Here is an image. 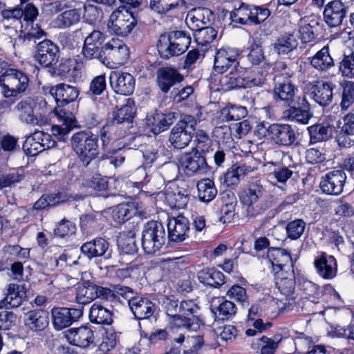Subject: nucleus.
Returning <instances> with one entry per match:
<instances>
[{
  "label": "nucleus",
  "mask_w": 354,
  "mask_h": 354,
  "mask_svg": "<svg viewBox=\"0 0 354 354\" xmlns=\"http://www.w3.org/2000/svg\"><path fill=\"white\" fill-rule=\"evenodd\" d=\"M282 337L281 335L277 334L272 337L269 338L266 336H263L260 338V342L263 345L261 349V354H274L279 343L281 341Z\"/></svg>",
  "instance_id": "obj_61"
},
{
  "label": "nucleus",
  "mask_w": 354,
  "mask_h": 354,
  "mask_svg": "<svg viewBox=\"0 0 354 354\" xmlns=\"http://www.w3.org/2000/svg\"><path fill=\"white\" fill-rule=\"evenodd\" d=\"M29 77L22 71L9 68L0 72V86L6 97H17L26 91Z\"/></svg>",
  "instance_id": "obj_2"
},
{
  "label": "nucleus",
  "mask_w": 354,
  "mask_h": 354,
  "mask_svg": "<svg viewBox=\"0 0 354 354\" xmlns=\"http://www.w3.org/2000/svg\"><path fill=\"white\" fill-rule=\"evenodd\" d=\"M298 41L292 34H286L279 37L274 44V50L279 55H285L297 48Z\"/></svg>",
  "instance_id": "obj_48"
},
{
  "label": "nucleus",
  "mask_w": 354,
  "mask_h": 354,
  "mask_svg": "<svg viewBox=\"0 0 354 354\" xmlns=\"http://www.w3.org/2000/svg\"><path fill=\"white\" fill-rule=\"evenodd\" d=\"M241 73V68L235 67L228 74L223 76L220 80V83L223 89L245 88L244 77L242 76Z\"/></svg>",
  "instance_id": "obj_40"
},
{
  "label": "nucleus",
  "mask_w": 354,
  "mask_h": 354,
  "mask_svg": "<svg viewBox=\"0 0 354 354\" xmlns=\"http://www.w3.org/2000/svg\"><path fill=\"white\" fill-rule=\"evenodd\" d=\"M36 107L35 100L28 97L19 102L15 106L14 111L21 123L32 127H41L47 123V119L35 113Z\"/></svg>",
  "instance_id": "obj_9"
},
{
  "label": "nucleus",
  "mask_w": 354,
  "mask_h": 354,
  "mask_svg": "<svg viewBox=\"0 0 354 354\" xmlns=\"http://www.w3.org/2000/svg\"><path fill=\"white\" fill-rule=\"evenodd\" d=\"M310 64L313 68L319 72H326L335 66L333 58L330 54L329 46H324L310 58Z\"/></svg>",
  "instance_id": "obj_38"
},
{
  "label": "nucleus",
  "mask_w": 354,
  "mask_h": 354,
  "mask_svg": "<svg viewBox=\"0 0 354 354\" xmlns=\"http://www.w3.org/2000/svg\"><path fill=\"white\" fill-rule=\"evenodd\" d=\"M65 337L71 344L82 348H86L93 344L95 339L93 331L85 326L67 330L65 332Z\"/></svg>",
  "instance_id": "obj_22"
},
{
  "label": "nucleus",
  "mask_w": 354,
  "mask_h": 354,
  "mask_svg": "<svg viewBox=\"0 0 354 354\" xmlns=\"http://www.w3.org/2000/svg\"><path fill=\"white\" fill-rule=\"evenodd\" d=\"M268 258L271 262L274 273L276 272L292 270V260L290 253L283 248H272L268 250Z\"/></svg>",
  "instance_id": "obj_25"
},
{
  "label": "nucleus",
  "mask_w": 354,
  "mask_h": 354,
  "mask_svg": "<svg viewBox=\"0 0 354 354\" xmlns=\"http://www.w3.org/2000/svg\"><path fill=\"white\" fill-rule=\"evenodd\" d=\"M191 43V37L183 31L173 32L169 35H161L157 44L161 57L169 59L185 53Z\"/></svg>",
  "instance_id": "obj_3"
},
{
  "label": "nucleus",
  "mask_w": 354,
  "mask_h": 354,
  "mask_svg": "<svg viewBox=\"0 0 354 354\" xmlns=\"http://www.w3.org/2000/svg\"><path fill=\"white\" fill-rule=\"evenodd\" d=\"M53 113L62 124L53 125L51 133L59 140L64 141L68 133L75 126L74 116L71 112H66L59 106L54 109Z\"/></svg>",
  "instance_id": "obj_20"
},
{
  "label": "nucleus",
  "mask_w": 354,
  "mask_h": 354,
  "mask_svg": "<svg viewBox=\"0 0 354 354\" xmlns=\"http://www.w3.org/2000/svg\"><path fill=\"white\" fill-rule=\"evenodd\" d=\"M136 24L137 20L132 13L125 7H119L111 14L108 27L115 35L126 37Z\"/></svg>",
  "instance_id": "obj_8"
},
{
  "label": "nucleus",
  "mask_w": 354,
  "mask_h": 354,
  "mask_svg": "<svg viewBox=\"0 0 354 354\" xmlns=\"http://www.w3.org/2000/svg\"><path fill=\"white\" fill-rule=\"evenodd\" d=\"M196 120L191 115H183L171 129L169 140L176 149L188 146L196 131Z\"/></svg>",
  "instance_id": "obj_6"
},
{
  "label": "nucleus",
  "mask_w": 354,
  "mask_h": 354,
  "mask_svg": "<svg viewBox=\"0 0 354 354\" xmlns=\"http://www.w3.org/2000/svg\"><path fill=\"white\" fill-rule=\"evenodd\" d=\"M136 114L135 102L133 100L128 98L126 102L120 109L113 112L111 124H120L125 121L131 122Z\"/></svg>",
  "instance_id": "obj_41"
},
{
  "label": "nucleus",
  "mask_w": 354,
  "mask_h": 354,
  "mask_svg": "<svg viewBox=\"0 0 354 354\" xmlns=\"http://www.w3.org/2000/svg\"><path fill=\"white\" fill-rule=\"evenodd\" d=\"M197 189L199 200L204 203L212 201L218 193L214 181L209 178L202 179L198 181Z\"/></svg>",
  "instance_id": "obj_43"
},
{
  "label": "nucleus",
  "mask_w": 354,
  "mask_h": 354,
  "mask_svg": "<svg viewBox=\"0 0 354 354\" xmlns=\"http://www.w3.org/2000/svg\"><path fill=\"white\" fill-rule=\"evenodd\" d=\"M335 84L328 82H317L312 87V95L315 102L321 106L330 104L333 98Z\"/></svg>",
  "instance_id": "obj_34"
},
{
  "label": "nucleus",
  "mask_w": 354,
  "mask_h": 354,
  "mask_svg": "<svg viewBox=\"0 0 354 354\" xmlns=\"http://www.w3.org/2000/svg\"><path fill=\"white\" fill-rule=\"evenodd\" d=\"M24 178V174L16 169H11L8 173H0V190L11 187L21 182Z\"/></svg>",
  "instance_id": "obj_56"
},
{
  "label": "nucleus",
  "mask_w": 354,
  "mask_h": 354,
  "mask_svg": "<svg viewBox=\"0 0 354 354\" xmlns=\"http://www.w3.org/2000/svg\"><path fill=\"white\" fill-rule=\"evenodd\" d=\"M252 169L245 165H234L225 176V181L230 185H236L241 178L251 172Z\"/></svg>",
  "instance_id": "obj_53"
},
{
  "label": "nucleus",
  "mask_w": 354,
  "mask_h": 354,
  "mask_svg": "<svg viewBox=\"0 0 354 354\" xmlns=\"http://www.w3.org/2000/svg\"><path fill=\"white\" fill-rule=\"evenodd\" d=\"M76 225L71 221L63 219L56 226L55 234L59 237H65L74 234Z\"/></svg>",
  "instance_id": "obj_63"
},
{
  "label": "nucleus",
  "mask_w": 354,
  "mask_h": 354,
  "mask_svg": "<svg viewBox=\"0 0 354 354\" xmlns=\"http://www.w3.org/2000/svg\"><path fill=\"white\" fill-rule=\"evenodd\" d=\"M212 133L218 142L230 144L233 141L231 128L228 125L216 127Z\"/></svg>",
  "instance_id": "obj_64"
},
{
  "label": "nucleus",
  "mask_w": 354,
  "mask_h": 354,
  "mask_svg": "<svg viewBox=\"0 0 354 354\" xmlns=\"http://www.w3.org/2000/svg\"><path fill=\"white\" fill-rule=\"evenodd\" d=\"M180 163L187 175L206 172L207 164L205 158L198 151L192 150L181 156Z\"/></svg>",
  "instance_id": "obj_15"
},
{
  "label": "nucleus",
  "mask_w": 354,
  "mask_h": 354,
  "mask_svg": "<svg viewBox=\"0 0 354 354\" xmlns=\"http://www.w3.org/2000/svg\"><path fill=\"white\" fill-rule=\"evenodd\" d=\"M300 286L305 298L313 304L319 302L321 290L316 283L308 280H304Z\"/></svg>",
  "instance_id": "obj_52"
},
{
  "label": "nucleus",
  "mask_w": 354,
  "mask_h": 354,
  "mask_svg": "<svg viewBox=\"0 0 354 354\" xmlns=\"http://www.w3.org/2000/svg\"><path fill=\"white\" fill-rule=\"evenodd\" d=\"M314 265L319 276L324 279H332L337 274V261L331 255L320 253L315 259Z\"/></svg>",
  "instance_id": "obj_27"
},
{
  "label": "nucleus",
  "mask_w": 354,
  "mask_h": 354,
  "mask_svg": "<svg viewBox=\"0 0 354 354\" xmlns=\"http://www.w3.org/2000/svg\"><path fill=\"white\" fill-rule=\"evenodd\" d=\"M49 93L57 104L63 106L75 101L80 95V90L76 86L62 83L52 86Z\"/></svg>",
  "instance_id": "obj_30"
},
{
  "label": "nucleus",
  "mask_w": 354,
  "mask_h": 354,
  "mask_svg": "<svg viewBox=\"0 0 354 354\" xmlns=\"http://www.w3.org/2000/svg\"><path fill=\"white\" fill-rule=\"evenodd\" d=\"M135 237L136 233L132 230L123 232L120 234L118 239V244L123 253L134 254L137 252L138 248Z\"/></svg>",
  "instance_id": "obj_49"
},
{
  "label": "nucleus",
  "mask_w": 354,
  "mask_h": 354,
  "mask_svg": "<svg viewBox=\"0 0 354 354\" xmlns=\"http://www.w3.org/2000/svg\"><path fill=\"white\" fill-rule=\"evenodd\" d=\"M166 234L162 224L158 221H151L143 226L141 244L145 253L153 254L164 245Z\"/></svg>",
  "instance_id": "obj_5"
},
{
  "label": "nucleus",
  "mask_w": 354,
  "mask_h": 354,
  "mask_svg": "<svg viewBox=\"0 0 354 354\" xmlns=\"http://www.w3.org/2000/svg\"><path fill=\"white\" fill-rule=\"evenodd\" d=\"M252 6L242 3L230 12L233 22L240 24H253Z\"/></svg>",
  "instance_id": "obj_50"
},
{
  "label": "nucleus",
  "mask_w": 354,
  "mask_h": 354,
  "mask_svg": "<svg viewBox=\"0 0 354 354\" xmlns=\"http://www.w3.org/2000/svg\"><path fill=\"white\" fill-rule=\"evenodd\" d=\"M196 42L201 46H205L212 42L217 35V32L212 27L207 26L193 30Z\"/></svg>",
  "instance_id": "obj_55"
},
{
  "label": "nucleus",
  "mask_w": 354,
  "mask_h": 354,
  "mask_svg": "<svg viewBox=\"0 0 354 354\" xmlns=\"http://www.w3.org/2000/svg\"><path fill=\"white\" fill-rule=\"evenodd\" d=\"M263 188L259 183L250 184L243 188L239 194L241 202L246 207L247 214L253 217L259 214V208L257 205L259 198L263 196Z\"/></svg>",
  "instance_id": "obj_13"
},
{
  "label": "nucleus",
  "mask_w": 354,
  "mask_h": 354,
  "mask_svg": "<svg viewBox=\"0 0 354 354\" xmlns=\"http://www.w3.org/2000/svg\"><path fill=\"white\" fill-rule=\"evenodd\" d=\"M341 88L339 106L345 112L354 107V82L345 80L341 83Z\"/></svg>",
  "instance_id": "obj_46"
},
{
  "label": "nucleus",
  "mask_w": 354,
  "mask_h": 354,
  "mask_svg": "<svg viewBox=\"0 0 354 354\" xmlns=\"http://www.w3.org/2000/svg\"><path fill=\"white\" fill-rule=\"evenodd\" d=\"M48 149L49 145L39 144L37 141L35 140L32 134L26 139L23 145V149L24 152L30 156H35L40 152Z\"/></svg>",
  "instance_id": "obj_57"
},
{
  "label": "nucleus",
  "mask_w": 354,
  "mask_h": 354,
  "mask_svg": "<svg viewBox=\"0 0 354 354\" xmlns=\"http://www.w3.org/2000/svg\"><path fill=\"white\" fill-rule=\"evenodd\" d=\"M339 71L342 75L354 79V52L349 55H344L342 61L339 62Z\"/></svg>",
  "instance_id": "obj_59"
},
{
  "label": "nucleus",
  "mask_w": 354,
  "mask_h": 354,
  "mask_svg": "<svg viewBox=\"0 0 354 354\" xmlns=\"http://www.w3.org/2000/svg\"><path fill=\"white\" fill-rule=\"evenodd\" d=\"M348 2L342 0H332L324 6L323 17L325 22L330 27L342 24L348 11Z\"/></svg>",
  "instance_id": "obj_12"
},
{
  "label": "nucleus",
  "mask_w": 354,
  "mask_h": 354,
  "mask_svg": "<svg viewBox=\"0 0 354 354\" xmlns=\"http://www.w3.org/2000/svg\"><path fill=\"white\" fill-rule=\"evenodd\" d=\"M198 278L200 282L207 286L218 288L224 283L223 274L212 269L203 270L198 272Z\"/></svg>",
  "instance_id": "obj_47"
},
{
  "label": "nucleus",
  "mask_w": 354,
  "mask_h": 354,
  "mask_svg": "<svg viewBox=\"0 0 354 354\" xmlns=\"http://www.w3.org/2000/svg\"><path fill=\"white\" fill-rule=\"evenodd\" d=\"M75 299L80 304L86 305L95 299L108 300L113 297V292L107 288L93 281H84L77 284Z\"/></svg>",
  "instance_id": "obj_7"
},
{
  "label": "nucleus",
  "mask_w": 354,
  "mask_h": 354,
  "mask_svg": "<svg viewBox=\"0 0 354 354\" xmlns=\"http://www.w3.org/2000/svg\"><path fill=\"white\" fill-rule=\"evenodd\" d=\"M168 237L170 241L180 243L186 239L189 230L188 219L179 215L169 219L167 224Z\"/></svg>",
  "instance_id": "obj_23"
},
{
  "label": "nucleus",
  "mask_w": 354,
  "mask_h": 354,
  "mask_svg": "<svg viewBox=\"0 0 354 354\" xmlns=\"http://www.w3.org/2000/svg\"><path fill=\"white\" fill-rule=\"evenodd\" d=\"M267 73L260 68H254L244 77L245 87L261 86L266 82Z\"/></svg>",
  "instance_id": "obj_54"
},
{
  "label": "nucleus",
  "mask_w": 354,
  "mask_h": 354,
  "mask_svg": "<svg viewBox=\"0 0 354 354\" xmlns=\"http://www.w3.org/2000/svg\"><path fill=\"white\" fill-rule=\"evenodd\" d=\"M98 139L96 135L81 131L71 138V145L82 163L88 165L99 153Z\"/></svg>",
  "instance_id": "obj_4"
},
{
  "label": "nucleus",
  "mask_w": 354,
  "mask_h": 354,
  "mask_svg": "<svg viewBox=\"0 0 354 354\" xmlns=\"http://www.w3.org/2000/svg\"><path fill=\"white\" fill-rule=\"evenodd\" d=\"M110 85L115 93L129 95L135 88V78L129 73L121 71H112L109 75Z\"/></svg>",
  "instance_id": "obj_16"
},
{
  "label": "nucleus",
  "mask_w": 354,
  "mask_h": 354,
  "mask_svg": "<svg viewBox=\"0 0 354 354\" xmlns=\"http://www.w3.org/2000/svg\"><path fill=\"white\" fill-rule=\"evenodd\" d=\"M239 57V51L236 48H220L217 50L214 57V67L215 71L223 73L230 67H233V68L237 67Z\"/></svg>",
  "instance_id": "obj_19"
},
{
  "label": "nucleus",
  "mask_w": 354,
  "mask_h": 354,
  "mask_svg": "<svg viewBox=\"0 0 354 354\" xmlns=\"http://www.w3.org/2000/svg\"><path fill=\"white\" fill-rule=\"evenodd\" d=\"M184 5V0H150L151 8L159 14L172 12Z\"/></svg>",
  "instance_id": "obj_45"
},
{
  "label": "nucleus",
  "mask_w": 354,
  "mask_h": 354,
  "mask_svg": "<svg viewBox=\"0 0 354 354\" xmlns=\"http://www.w3.org/2000/svg\"><path fill=\"white\" fill-rule=\"evenodd\" d=\"M306 223L302 219H295L289 222L286 225L288 237L292 240L298 239L304 234Z\"/></svg>",
  "instance_id": "obj_60"
},
{
  "label": "nucleus",
  "mask_w": 354,
  "mask_h": 354,
  "mask_svg": "<svg viewBox=\"0 0 354 354\" xmlns=\"http://www.w3.org/2000/svg\"><path fill=\"white\" fill-rule=\"evenodd\" d=\"M284 272H276L274 273L275 285L281 292V297L278 299L270 298L266 301L269 306H277L280 310H286L295 304L293 296L295 281L294 279L293 270Z\"/></svg>",
  "instance_id": "obj_1"
},
{
  "label": "nucleus",
  "mask_w": 354,
  "mask_h": 354,
  "mask_svg": "<svg viewBox=\"0 0 354 354\" xmlns=\"http://www.w3.org/2000/svg\"><path fill=\"white\" fill-rule=\"evenodd\" d=\"M89 319L96 324L110 325L113 322V313L109 309L95 303L90 308Z\"/></svg>",
  "instance_id": "obj_39"
},
{
  "label": "nucleus",
  "mask_w": 354,
  "mask_h": 354,
  "mask_svg": "<svg viewBox=\"0 0 354 354\" xmlns=\"http://www.w3.org/2000/svg\"><path fill=\"white\" fill-rule=\"evenodd\" d=\"M174 115L162 113H153L147 115L146 124L151 129L154 134H158L167 130L173 123Z\"/></svg>",
  "instance_id": "obj_37"
},
{
  "label": "nucleus",
  "mask_w": 354,
  "mask_h": 354,
  "mask_svg": "<svg viewBox=\"0 0 354 354\" xmlns=\"http://www.w3.org/2000/svg\"><path fill=\"white\" fill-rule=\"evenodd\" d=\"M346 174L342 169H334L322 177L319 187L322 192L337 196L343 192Z\"/></svg>",
  "instance_id": "obj_11"
},
{
  "label": "nucleus",
  "mask_w": 354,
  "mask_h": 354,
  "mask_svg": "<svg viewBox=\"0 0 354 354\" xmlns=\"http://www.w3.org/2000/svg\"><path fill=\"white\" fill-rule=\"evenodd\" d=\"M147 212L142 203L134 201L118 205L113 212V218L118 223H124L135 216H145Z\"/></svg>",
  "instance_id": "obj_17"
},
{
  "label": "nucleus",
  "mask_w": 354,
  "mask_h": 354,
  "mask_svg": "<svg viewBox=\"0 0 354 354\" xmlns=\"http://www.w3.org/2000/svg\"><path fill=\"white\" fill-rule=\"evenodd\" d=\"M333 128L329 124H318L310 127V134L312 142H322L329 139L333 135Z\"/></svg>",
  "instance_id": "obj_51"
},
{
  "label": "nucleus",
  "mask_w": 354,
  "mask_h": 354,
  "mask_svg": "<svg viewBox=\"0 0 354 354\" xmlns=\"http://www.w3.org/2000/svg\"><path fill=\"white\" fill-rule=\"evenodd\" d=\"M297 92V88L290 81H277L273 89V97L277 101H282L290 106L294 103Z\"/></svg>",
  "instance_id": "obj_31"
},
{
  "label": "nucleus",
  "mask_w": 354,
  "mask_h": 354,
  "mask_svg": "<svg viewBox=\"0 0 354 354\" xmlns=\"http://www.w3.org/2000/svg\"><path fill=\"white\" fill-rule=\"evenodd\" d=\"M236 312L235 304L232 301L225 300L218 306L216 314L219 319L227 320L233 317Z\"/></svg>",
  "instance_id": "obj_62"
},
{
  "label": "nucleus",
  "mask_w": 354,
  "mask_h": 354,
  "mask_svg": "<svg viewBox=\"0 0 354 354\" xmlns=\"http://www.w3.org/2000/svg\"><path fill=\"white\" fill-rule=\"evenodd\" d=\"M129 306L137 319H148L155 312V305L149 299L144 297L131 298Z\"/></svg>",
  "instance_id": "obj_33"
},
{
  "label": "nucleus",
  "mask_w": 354,
  "mask_h": 354,
  "mask_svg": "<svg viewBox=\"0 0 354 354\" xmlns=\"http://www.w3.org/2000/svg\"><path fill=\"white\" fill-rule=\"evenodd\" d=\"M48 313L44 310H32L26 314L25 324L32 330H43L48 326Z\"/></svg>",
  "instance_id": "obj_36"
},
{
  "label": "nucleus",
  "mask_w": 354,
  "mask_h": 354,
  "mask_svg": "<svg viewBox=\"0 0 354 354\" xmlns=\"http://www.w3.org/2000/svg\"><path fill=\"white\" fill-rule=\"evenodd\" d=\"M81 252L90 259L97 257L109 259L112 254V250L109 248V242L100 237L84 243L81 246Z\"/></svg>",
  "instance_id": "obj_18"
},
{
  "label": "nucleus",
  "mask_w": 354,
  "mask_h": 354,
  "mask_svg": "<svg viewBox=\"0 0 354 354\" xmlns=\"http://www.w3.org/2000/svg\"><path fill=\"white\" fill-rule=\"evenodd\" d=\"M270 140L277 145L289 147L296 140L294 129L288 124H272L267 129Z\"/></svg>",
  "instance_id": "obj_14"
},
{
  "label": "nucleus",
  "mask_w": 354,
  "mask_h": 354,
  "mask_svg": "<svg viewBox=\"0 0 354 354\" xmlns=\"http://www.w3.org/2000/svg\"><path fill=\"white\" fill-rule=\"evenodd\" d=\"M309 111L310 104L306 98H298V106L290 105L288 109L283 111V118L292 122L306 124L311 118Z\"/></svg>",
  "instance_id": "obj_26"
},
{
  "label": "nucleus",
  "mask_w": 354,
  "mask_h": 354,
  "mask_svg": "<svg viewBox=\"0 0 354 354\" xmlns=\"http://www.w3.org/2000/svg\"><path fill=\"white\" fill-rule=\"evenodd\" d=\"M174 319V325L178 328H183L187 330H196L198 326V322L201 320L198 317L193 315L192 318L184 316L183 314H176L172 317Z\"/></svg>",
  "instance_id": "obj_58"
},
{
  "label": "nucleus",
  "mask_w": 354,
  "mask_h": 354,
  "mask_svg": "<svg viewBox=\"0 0 354 354\" xmlns=\"http://www.w3.org/2000/svg\"><path fill=\"white\" fill-rule=\"evenodd\" d=\"M26 297V290L24 285L10 283L5 297L0 301V309L17 308L21 305Z\"/></svg>",
  "instance_id": "obj_28"
},
{
  "label": "nucleus",
  "mask_w": 354,
  "mask_h": 354,
  "mask_svg": "<svg viewBox=\"0 0 354 354\" xmlns=\"http://www.w3.org/2000/svg\"><path fill=\"white\" fill-rule=\"evenodd\" d=\"M104 55L106 51L108 56L117 64H123L129 57V52L127 46L118 39H112L103 45Z\"/></svg>",
  "instance_id": "obj_32"
},
{
  "label": "nucleus",
  "mask_w": 354,
  "mask_h": 354,
  "mask_svg": "<svg viewBox=\"0 0 354 354\" xmlns=\"http://www.w3.org/2000/svg\"><path fill=\"white\" fill-rule=\"evenodd\" d=\"M71 311L73 312V314L81 315V311L77 309L68 308H53L52 309L53 323L56 330H62L73 324L75 319Z\"/></svg>",
  "instance_id": "obj_35"
},
{
  "label": "nucleus",
  "mask_w": 354,
  "mask_h": 354,
  "mask_svg": "<svg viewBox=\"0 0 354 354\" xmlns=\"http://www.w3.org/2000/svg\"><path fill=\"white\" fill-rule=\"evenodd\" d=\"M156 81L158 88L164 93H168L170 88L183 80V76L178 71L171 67H163L157 71Z\"/></svg>",
  "instance_id": "obj_29"
},
{
  "label": "nucleus",
  "mask_w": 354,
  "mask_h": 354,
  "mask_svg": "<svg viewBox=\"0 0 354 354\" xmlns=\"http://www.w3.org/2000/svg\"><path fill=\"white\" fill-rule=\"evenodd\" d=\"M213 12L207 8H196L189 11L186 17V24L192 30L209 26L214 20Z\"/></svg>",
  "instance_id": "obj_24"
},
{
  "label": "nucleus",
  "mask_w": 354,
  "mask_h": 354,
  "mask_svg": "<svg viewBox=\"0 0 354 354\" xmlns=\"http://www.w3.org/2000/svg\"><path fill=\"white\" fill-rule=\"evenodd\" d=\"M35 59L45 67L55 64L59 59V48L50 40L44 39L37 46Z\"/></svg>",
  "instance_id": "obj_21"
},
{
  "label": "nucleus",
  "mask_w": 354,
  "mask_h": 354,
  "mask_svg": "<svg viewBox=\"0 0 354 354\" xmlns=\"http://www.w3.org/2000/svg\"><path fill=\"white\" fill-rule=\"evenodd\" d=\"M81 18V12L78 9H70L63 11L55 19V26L59 28H68L77 24Z\"/></svg>",
  "instance_id": "obj_42"
},
{
  "label": "nucleus",
  "mask_w": 354,
  "mask_h": 354,
  "mask_svg": "<svg viewBox=\"0 0 354 354\" xmlns=\"http://www.w3.org/2000/svg\"><path fill=\"white\" fill-rule=\"evenodd\" d=\"M104 34L97 30H93L88 32L84 39L82 53L88 59H98L103 64H106V57L104 56L102 44L104 41Z\"/></svg>",
  "instance_id": "obj_10"
},
{
  "label": "nucleus",
  "mask_w": 354,
  "mask_h": 354,
  "mask_svg": "<svg viewBox=\"0 0 354 354\" xmlns=\"http://www.w3.org/2000/svg\"><path fill=\"white\" fill-rule=\"evenodd\" d=\"M165 198L171 208L183 209L189 200L188 191L185 189H176L174 191L167 192Z\"/></svg>",
  "instance_id": "obj_44"
}]
</instances>
